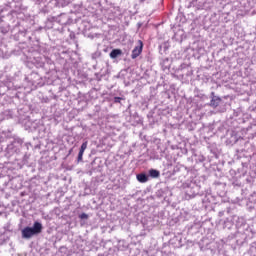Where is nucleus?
Returning a JSON list of instances; mask_svg holds the SVG:
<instances>
[{"label": "nucleus", "mask_w": 256, "mask_h": 256, "mask_svg": "<svg viewBox=\"0 0 256 256\" xmlns=\"http://www.w3.org/2000/svg\"><path fill=\"white\" fill-rule=\"evenodd\" d=\"M123 51H121V49H113L110 52V57L111 59H117V57H119V55H122Z\"/></svg>", "instance_id": "obj_4"}, {"label": "nucleus", "mask_w": 256, "mask_h": 256, "mask_svg": "<svg viewBox=\"0 0 256 256\" xmlns=\"http://www.w3.org/2000/svg\"><path fill=\"white\" fill-rule=\"evenodd\" d=\"M43 231V225L39 222H35L33 227H25L22 230V237L23 239H31L33 235H39Z\"/></svg>", "instance_id": "obj_1"}, {"label": "nucleus", "mask_w": 256, "mask_h": 256, "mask_svg": "<svg viewBox=\"0 0 256 256\" xmlns=\"http://www.w3.org/2000/svg\"><path fill=\"white\" fill-rule=\"evenodd\" d=\"M149 175L153 179H157V177H159V175H160V172L158 170H155V169H150L149 170Z\"/></svg>", "instance_id": "obj_6"}, {"label": "nucleus", "mask_w": 256, "mask_h": 256, "mask_svg": "<svg viewBox=\"0 0 256 256\" xmlns=\"http://www.w3.org/2000/svg\"><path fill=\"white\" fill-rule=\"evenodd\" d=\"M210 103L212 107H217V103L215 102V99H212Z\"/></svg>", "instance_id": "obj_9"}, {"label": "nucleus", "mask_w": 256, "mask_h": 256, "mask_svg": "<svg viewBox=\"0 0 256 256\" xmlns=\"http://www.w3.org/2000/svg\"><path fill=\"white\" fill-rule=\"evenodd\" d=\"M143 53V41L139 40L138 45L132 50L131 58L137 59Z\"/></svg>", "instance_id": "obj_2"}, {"label": "nucleus", "mask_w": 256, "mask_h": 256, "mask_svg": "<svg viewBox=\"0 0 256 256\" xmlns=\"http://www.w3.org/2000/svg\"><path fill=\"white\" fill-rule=\"evenodd\" d=\"M87 145H88V142L85 141L81 147H80V150H79V153H78V161H83V154L85 153V150L87 149Z\"/></svg>", "instance_id": "obj_3"}, {"label": "nucleus", "mask_w": 256, "mask_h": 256, "mask_svg": "<svg viewBox=\"0 0 256 256\" xmlns=\"http://www.w3.org/2000/svg\"><path fill=\"white\" fill-rule=\"evenodd\" d=\"M80 219H89V215L85 214V213H82L80 215Z\"/></svg>", "instance_id": "obj_7"}, {"label": "nucleus", "mask_w": 256, "mask_h": 256, "mask_svg": "<svg viewBox=\"0 0 256 256\" xmlns=\"http://www.w3.org/2000/svg\"><path fill=\"white\" fill-rule=\"evenodd\" d=\"M122 98L121 97H115L114 102L121 103Z\"/></svg>", "instance_id": "obj_8"}, {"label": "nucleus", "mask_w": 256, "mask_h": 256, "mask_svg": "<svg viewBox=\"0 0 256 256\" xmlns=\"http://www.w3.org/2000/svg\"><path fill=\"white\" fill-rule=\"evenodd\" d=\"M137 181L139 183H147L149 181V177H147L145 174L141 173L136 176Z\"/></svg>", "instance_id": "obj_5"}]
</instances>
